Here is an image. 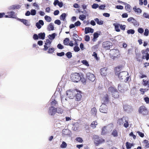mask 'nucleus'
Instances as JSON below:
<instances>
[{"label": "nucleus", "mask_w": 149, "mask_h": 149, "mask_svg": "<svg viewBox=\"0 0 149 149\" xmlns=\"http://www.w3.org/2000/svg\"><path fill=\"white\" fill-rule=\"evenodd\" d=\"M81 79V76L79 73H74L71 75V79L74 82H77Z\"/></svg>", "instance_id": "nucleus-4"}, {"label": "nucleus", "mask_w": 149, "mask_h": 149, "mask_svg": "<svg viewBox=\"0 0 149 149\" xmlns=\"http://www.w3.org/2000/svg\"><path fill=\"white\" fill-rule=\"evenodd\" d=\"M107 106L106 104H102L100 107V111L101 112L107 113Z\"/></svg>", "instance_id": "nucleus-11"}, {"label": "nucleus", "mask_w": 149, "mask_h": 149, "mask_svg": "<svg viewBox=\"0 0 149 149\" xmlns=\"http://www.w3.org/2000/svg\"><path fill=\"white\" fill-rule=\"evenodd\" d=\"M128 73L127 72L123 71L120 72L118 74V77L122 81L126 82L129 79Z\"/></svg>", "instance_id": "nucleus-2"}, {"label": "nucleus", "mask_w": 149, "mask_h": 149, "mask_svg": "<svg viewBox=\"0 0 149 149\" xmlns=\"http://www.w3.org/2000/svg\"><path fill=\"white\" fill-rule=\"evenodd\" d=\"M67 146V144L64 141H63L62 144L61 146V147L62 148H65Z\"/></svg>", "instance_id": "nucleus-50"}, {"label": "nucleus", "mask_w": 149, "mask_h": 149, "mask_svg": "<svg viewBox=\"0 0 149 149\" xmlns=\"http://www.w3.org/2000/svg\"><path fill=\"white\" fill-rule=\"evenodd\" d=\"M126 119L124 117H123L122 118L118 119V123L120 125H122L126 121Z\"/></svg>", "instance_id": "nucleus-16"}, {"label": "nucleus", "mask_w": 149, "mask_h": 149, "mask_svg": "<svg viewBox=\"0 0 149 149\" xmlns=\"http://www.w3.org/2000/svg\"><path fill=\"white\" fill-rule=\"evenodd\" d=\"M90 36L88 35H86L85 37V40L87 42L88 41L90 40Z\"/></svg>", "instance_id": "nucleus-58"}, {"label": "nucleus", "mask_w": 149, "mask_h": 149, "mask_svg": "<svg viewBox=\"0 0 149 149\" xmlns=\"http://www.w3.org/2000/svg\"><path fill=\"white\" fill-rule=\"evenodd\" d=\"M54 23L58 25H60L61 24V22L60 20L58 19H56Z\"/></svg>", "instance_id": "nucleus-63"}, {"label": "nucleus", "mask_w": 149, "mask_h": 149, "mask_svg": "<svg viewBox=\"0 0 149 149\" xmlns=\"http://www.w3.org/2000/svg\"><path fill=\"white\" fill-rule=\"evenodd\" d=\"M49 39L51 40H53L54 39L56 36V34L55 33H53L52 34L49 35Z\"/></svg>", "instance_id": "nucleus-46"}, {"label": "nucleus", "mask_w": 149, "mask_h": 149, "mask_svg": "<svg viewBox=\"0 0 149 149\" xmlns=\"http://www.w3.org/2000/svg\"><path fill=\"white\" fill-rule=\"evenodd\" d=\"M65 55L69 58H71L72 57V54L70 52H68L65 54Z\"/></svg>", "instance_id": "nucleus-45"}, {"label": "nucleus", "mask_w": 149, "mask_h": 149, "mask_svg": "<svg viewBox=\"0 0 149 149\" xmlns=\"http://www.w3.org/2000/svg\"><path fill=\"white\" fill-rule=\"evenodd\" d=\"M99 35L100 34L97 33L95 32L93 34V38L92 40L93 42L96 41L97 38L98 37Z\"/></svg>", "instance_id": "nucleus-25"}, {"label": "nucleus", "mask_w": 149, "mask_h": 149, "mask_svg": "<svg viewBox=\"0 0 149 149\" xmlns=\"http://www.w3.org/2000/svg\"><path fill=\"white\" fill-rule=\"evenodd\" d=\"M109 100L108 95L106 94L104 95L102 99V101H103V103L102 104H104L106 105L108 103Z\"/></svg>", "instance_id": "nucleus-13"}, {"label": "nucleus", "mask_w": 149, "mask_h": 149, "mask_svg": "<svg viewBox=\"0 0 149 149\" xmlns=\"http://www.w3.org/2000/svg\"><path fill=\"white\" fill-rule=\"evenodd\" d=\"M111 55L115 59L116 58H118L120 54L119 51L117 49H112L110 50Z\"/></svg>", "instance_id": "nucleus-6"}, {"label": "nucleus", "mask_w": 149, "mask_h": 149, "mask_svg": "<svg viewBox=\"0 0 149 149\" xmlns=\"http://www.w3.org/2000/svg\"><path fill=\"white\" fill-rule=\"evenodd\" d=\"M80 50V48L78 46H75L74 47V50L75 52H78Z\"/></svg>", "instance_id": "nucleus-55"}, {"label": "nucleus", "mask_w": 149, "mask_h": 149, "mask_svg": "<svg viewBox=\"0 0 149 149\" xmlns=\"http://www.w3.org/2000/svg\"><path fill=\"white\" fill-rule=\"evenodd\" d=\"M77 92V93L75 94L76 95L75 96V99L77 101H79L80 100L82 96L80 92Z\"/></svg>", "instance_id": "nucleus-19"}, {"label": "nucleus", "mask_w": 149, "mask_h": 149, "mask_svg": "<svg viewBox=\"0 0 149 149\" xmlns=\"http://www.w3.org/2000/svg\"><path fill=\"white\" fill-rule=\"evenodd\" d=\"M81 63L87 66H89V65L88 62L86 60L82 61H81Z\"/></svg>", "instance_id": "nucleus-47"}, {"label": "nucleus", "mask_w": 149, "mask_h": 149, "mask_svg": "<svg viewBox=\"0 0 149 149\" xmlns=\"http://www.w3.org/2000/svg\"><path fill=\"white\" fill-rule=\"evenodd\" d=\"M56 54L58 56H62L64 55L65 53L63 52H62L61 53H57Z\"/></svg>", "instance_id": "nucleus-59"}, {"label": "nucleus", "mask_w": 149, "mask_h": 149, "mask_svg": "<svg viewBox=\"0 0 149 149\" xmlns=\"http://www.w3.org/2000/svg\"><path fill=\"white\" fill-rule=\"evenodd\" d=\"M106 127L104 126L102 129V131L101 132L102 134L104 135L106 134Z\"/></svg>", "instance_id": "nucleus-43"}, {"label": "nucleus", "mask_w": 149, "mask_h": 149, "mask_svg": "<svg viewBox=\"0 0 149 149\" xmlns=\"http://www.w3.org/2000/svg\"><path fill=\"white\" fill-rule=\"evenodd\" d=\"M143 85L144 86H147V87L149 89V80L148 79L147 80L143 79Z\"/></svg>", "instance_id": "nucleus-20"}, {"label": "nucleus", "mask_w": 149, "mask_h": 149, "mask_svg": "<svg viewBox=\"0 0 149 149\" xmlns=\"http://www.w3.org/2000/svg\"><path fill=\"white\" fill-rule=\"evenodd\" d=\"M33 38L34 40H38V35L36 34H34L33 36Z\"/></svg>", "instance_id": "nucleus-60"}, {"label": "nucleus", "mask_w": 149, "mask_h": 149, "mask_svg": "<svg viewBox=\"0 0 149 149\" xmlns=\"http://www.w3.org/2000/svg\"><path fill=\"white\" fill-rule=\"evenodd\" d=\"M149 33V30L147 29H146L145 30V32L144 33V35L146 36H147Z\"/></svg>", "instance_id": "nucleus-53"}, {"label": "nucleus", "mask_w": 149, "mask_h": 149, "mask_svg": "<svg viewBox=\"0 0 149 149\" xmlns=\"http://www.w3.org/2000/svg\"><path fill=\"white\" fill-rule=\"evenodd\" d=\"M126 26L125 25H122V24H120V29L123 31H124L125 30Z\"/></svg>", "instance_id": "nucleus-51"}, {"label": "nucleus", "mask_w": 149, "mask_h": 149, "mask_svg": "<svg viewBox=\"0 0 149 149\" xmlns=\"http://www.w3.org/2000/svg\"><path fill=\"white\" fill-rule=\"evenodd\" d=\"M98 7V5L96 3H93L92 6V8L94 9H96Z\"/></svg>", "instance_id": "nucleus-56"}, {"label": "nucleus", "mask_w": 149, "mask_h": 149, "mask_svg": "<svg viewBox=\"0 0 149 149\" xmlns=\"http://www.w3.org/2000/svg\"><path fill=\"white\" fill-rule=\"evenodd\" d=\"M57 47L59 49H62L64 48V47L61 44L59 43L57 46Z\"/></svg>", "instance_id": "nucleus-61"}, {"label": "nucleus", "mask_w": 149, "mask_h": 149, "mask_svg": "<svg viewBox=\"0 0 149 149\" xmlns=\"http://www.w3.org/2000/svg\"><path fill=\"white\" fill-rule=\"evenodd\" d=\"M45 20L47 22H49L52 20L51 18L49 16L47 15H45Z\"/></svg>", "instance_id": "nucleus-37"}, {"label": "nucleus", "mask_w": 149, "mask_h": 149, "mask_svg": "<svg viewBox=\"0 0 149 149\" xmlns=\"http://www.w3.org/2000/svg\"><path fill=\"white\" fill-rule=\"evenodd\" d=\"M54 27L52 24L50 23L48 26V30L49 31H52L54 30Z\"/></svg>", "instance_id": "nucleus-33"}, {"label": "nucleus", "mask_w": 149, "mask_h": 149, "mask_svg": "<svg viewBox=\"0 0 149 149\" xmlns=\"http://www.w3.org/2000/svg\"><path fill=\"white\" fill-rule=\"evenodd\" d=\"M143 15L145 18L149 19V15L147 13H144Z\"/></svg>", "instance_id": "nucleus-62"}, {"label": "nucleus", "mask_w": 149, "mask_h": 149, "mask_svg": "<svg viewBox=\"0 0 149 149\" xmlns=\"http://www.w3.org/2000/svg\"><path fill=\"white\" fill-rule=\"evenodd\" d=\"M93 140L95 145L96 146H98L100 144L104 143L105 142V140L104 139L96 135L93 136Z\"/></svg>", "instance_id": "nucleus-1"}, {"label": "nucleus", "mask_w": 149, "mask_h": 149, "mask_svg": "<svg viewBox=\"0 0 149 149\" xmlns=\"http://www.w3.org/2000/svg\"><path fill=\"white\" fill-rule=\"evenodd\" d=\"M94 30L90 27H86L85 30V33L87 34L89 33H92L93 32Z\"/></svg>", "instance_id": "nucleus-17"}, {"label": "nucleus", "mask_w": 149, "mask_h": 149, "mask_svg": "<svg viewBox=\"0 0 149 149\" xmlns=\"http://www.w3.org/2000/svg\"><path fill=\"white\" fill-rule=\"evenodd\" d=\"M138 32L140 33H142L144 32V30L142 28H139L138 29Z\"/></svg>", "instance_id": "nucleus-57"}, {"label": "nucleus", "mask_w": 149, "mask_h": 149, "mask_svg": "<svg viewBox=\"0 0 149 149\" xmlns=\"http://www.w3.org/2000/svg\"><path fill=\"white\" fill-rule=\"evenodd\" d=\"M66 16V15L65 13H63L61 14L60 16V18L63 21H64L65 19Z\"/></svg>", "instance_id": "nucleus-38"}, {"label": "nucleus", "mask_w": 149, "mask_h": 149, "mask_svg": "<svg viewBox=\"0 0 149 149\" xmlns=\"http://www.w3.org/2000/svg\"><path fill=\"white\" fill-rule=\"evenodd\" d=\"M20 8V6L19 5H13L10 7V9L14 10L15 9H19Z\"/></svg>", "instance_id": "nucleus-29"}, {"label": "nucleus", "mask_w": 149, "mask_h": 149, "mask_svg": "<svg viewBox=\"0 0 149 149\" xmlns=\"http://www.w3.org/2000/svg\"><path fill=\"white\" fill-rule=\"evenodd\" d=\"M127 33L128 34H133L135 33V31L134 29H130L127 31Z\"/></svg>", "instance_id": "nucleus-40"}, {"label": "nucleus", "mask_w": 149, "mask_h": 149, "mask_svg": "<svg viewBox=\"0 0 149 149\" xmlns=\"http://www.w3.org/2000/svg\"><path fill=\"white\" fill-rule=\"evenodd\" d=\"M146 56H142L143 59H145L146 58V60H148L149 59V54H148V53H146Z\"/></svg>", "instance_id": "nucleus-48"}, {"label": "nucleus", "mask_w": 149, "mask_h": 149, "mask_svg": "<svg viewBox=\"0 0 149 149\" xmlns=\"http://www.w3.org/2000/svg\"><path fill=\"white\" fill-rule=\"evenodd\" d=\"M125 8L126 10L129 12L131 11V6L129 4H127L125 6Z\"/></svg>", "instance_id": "nucleus-36"}, {"label": "nucleus", "mask_w": 149, "mask_h": 149, "mask_svg": "<svg viewBox=\"0 0 149 149\" xmlns=\"http://www.w3.org/2000/svg\"><path fill=\"white\" fill-rule=\"evenodd\" d=\"M86 79L92 81H93L95 80V77L94 75L91 73H87L86 74Z\"/></svg>", "instance_id": "nucleus-8"}, {"label": "nucleus", "mask_w": 149, "mask_h": 149, "mask_svg": "<svg viewBox=\"0 0 149 149\" xmlns=\"http://www.w3.org/2000/svg\"><path fill=\"white\" fill-rule=\"evenodd\" d=\"M138 112L139 113L143 115H147L148 114V111L145 106L144 105L140 106Z\"/></svg>", "instance_id": "nucleus-5"}, {"label": "nucleus", "mask_w": 149, "mask_h": 149, "mask_svg": "<svg viewBox=\"0 0 149 149\" xmlns=\"http://www.w3.org/2000/svg\"><path fill=\"white\" fill-rule=\"evenodd\" d=\"M75 140L80 143H82L83 141L82 139L80 137H77L75 139Z\"/></svg>", "instance_id": "nucleus-41"}, {"label": "nucleus", "mask_w": 149, "mask_h": 149, "mask_svg": "<svg viewBox=\"0 0 149 149\" xmlns=\"http://www.w3.org/2000/svg\"><path fill=\"white\" fill-rule=\"evenodd\" d=\"M125 123H124L123 124L125 128H127L129 126L128 122L127 120H126V121H125Z\"/></svg>", "instance_id": "nucleus-54"}, {"label": "nucleus", "mask_w": 149, "mask_h": 149, "mask_svg": "<svg viewBox=\"0 0 149 149\" xmlns=\"http://www.w3.org/2000/svg\"><path fill=\"white\" fill-rule=\"evenodd\" d=\"M111 136H112L113 137H116L118 136V132L117 129H114L111 132Z\"/></svg>", "instance_id": "nucleus-15"}, {"label": "nucleus", "mask_w": 149, "mask_h": 149, "mask_svg": "<svg viewBox=\"0 0 149 149\" xmlns=\"http://www.w3.org/2000/svg\"><path fill=\"white\" fill-rule=\"evenodd\" d=\"M97 125V121H95L92 122L90 125V126L93 129H94L96 128V126Z\"/></svg>", "instance_id": "nucleus-30"}, {"label": "nucleus", "mask_w": 149, "mask_h": 149, "mask_svg": "<svg viewBox=\"0 0 149 149\" xmlns=\"http://www.w3.org/2000/svg\"><path fill=\"white\" fill-rule=\"evenodd\" d=\"M51 44V41L49 39L46 40V42L45 43L44 45V48L43 50L44 51H46L48 50V48L49 47Z\"/></svg>", "instance_id": "nucleus-12"}, {"label": "nucleus", "mask_w": 149, "mask_h": 149, "mask_svg": "<svg viewBox=\"0 0 149 149\" xmlns=\"http://www.w3.org/2000/svg\"><path fill=\"white\" fill-rule=\"evenodd\" d=\"M57 108V112L58 113L62 114L63 111V110L60 108Z\"/></svg>", "instance_id": "nucleus-39"}, {"label": "nucleus", "mask_w": 149, "mask_h": 149, "mask_svg": "<svg viewBox=\"0 0 149 149\" xmlns=\"http://www.w3.org/2000/svg\"><path fill=\"white\" fill-rule=\"evenodd\" d=\"M69 131L68 129H64L62 130V134L64 135H68L69 134Z\"/></svg>", "instance_id": "nucleus-32"}, {"label": "nucleus", "mask_w": 149, "mask_h": 149, "mask_svg": "<svg viewBox=\"0 0 149 149\" xmlns=\"http://www.w3.org/2000/svg\"><path fill=\"white\" fill-rule=\"evenodd\" d=\"M73 38V40L75 41H81V38H79L78 39V38H79V36L76 33H74L72 35Z\"/></svg>", "instance_id": "nucleus-23"}, {"label": "nucleus", "mask_w": 149, "mask_h": 149, "mask_svg": "<svg viewBox=\"0 0 149 149\" xmlns=\"http://www.w3.org/2000/svg\"><path fill=\"white\" fill-rule=\"evenodd\" d=\"M133 9L135 12L137 13H141L142 12V10L139 8H137L136 6H134Z\"/></svg>", "instance_id": "nucleus-22"}, {"label": "nucleus", "mask_w": 149, "mask_h": 149, "mask_svg": "<svg viewBox=\"0 0 149 149\" xmlns=\"http://www.w3.org/2000/svg\"><path fill=\"white\" fill-rule=\"evenodd\" d=\"M69 93V94L68 93H67V95L70 98H72L74 96V95H75V93H74L73 92L68 91Z\"/></svg>", "instance_id": "nucleus-31"}, {"label": "nucleus", "mask_w": 149, "mask_h": 149, "mask_svg": "<svg viewBox=\"0 0 149 149\" xmlns=\"http://www.w3.org/2000/svg\"><path fill=\"white\" fill-rule=\"evenodd\" d=\"M31 14L32 15H35L36 14V11L35 9H32L31 10Z\"/></svg>", "instance_id": "nucleus-49"}, {"label": "nucleus", "mask_w": 149, "mask_h": 149, "mask_svg": "<svg viewBox=\"0 0 149 149\" xmlns=\"http://www.w3.org/2000/svg\"><path fill=\"white\" fill-rule=\"evenodd\" d=\"M144 100L146 104H148L149 103V98L148 97H144Z\"/></svg>", "instance_id": "nucleus-64"}, {"label": "nucleus", "mask_w": 149, "mask_h": 149, "mask_svg": "<svg viewBox=\"0 0 149 149\" xmlns=\"http://www.w3.org/2000/svg\"><path fill=\"white\" fill-rule=\"evenodd\" d=\"M19 21L22 22L26 26L29 25V22L27 20L24 19H19Z\"/></svg>", "instance_id": "nucleus-27"}, {"label": "nucleus", "mask_w": 149, "mask_h": 149, "mask_svg": "<svg viewBox=\"0 0 149 149\" xmlns=\"http://www.w3.org/2000/svg\"><path fill=\"white\" fill-rule=\"evenodd\" d=\"M107 68L105 67L102 68L100 69L101 74L102 76L106 75L107 74Z\"/></svg>", "instance_id": "nucleus-18"}, {"label": "nucleus", "mask_w": 149, "mask_h": 149, "mask_svg": "<svg viewBox=\"0 0 149 149\" xmlns=\"http://www.w3.org/2000/svg\"><path fill=\"white\" fill-rule=\"evenodd\" d=\"M133 146V143H131L128 142H127L126 143V146L127 149H130Z\"/></svg>", "instance_id": "nucleus-26"}, {"label": "nucleus", "mask_w": 149, "mask_h": 149, "mask_svg": "<svg viewBox=\"0 0 149 149\" xmlns=\"http://www.w3.org/2000/svg\"><path fill=\"white\" fill-rule=\"evenodd\" d=\"M113 25L115 27V29L117 32H120V30L119 29V27H120V24L118 23H115L113 24Z\"/></svg>", "instance_id": "nucleus-21"}, {"label": "nucleus", "mask_w": 149, "mask_h": 149, "mask_svg": "<svg viewBox=\"0 0 149 149\" xmlns=\"http://www.w3.org/2000/svg\"><path fill=\"white\" fill-rule=\"evenodd\" d=\"M143 142L145 144V147L146 148H149V143L148 140L146 139L144 140Z\"/></svg>", "instance_id": "nucleus-34"}, {"label": "nucleus", "mask_w": 149, "mask_h": 149, "mask_svg": "<svg viewBox=\"0 0 149 149\" xmlns=\"http://www.w3.org/2000/svg\"><path fill=\"white\" fill-rule=\"evenodd\" d=\"M108 91L111 93L112 97L115 98L118 97L119 96L118 92L117 89L115 88L113 86H110L108 88Z\"/></svg>", "instance_id": "nucleus-3"}, {"label": "nucleus", "mask_w": 149, "mask_h": 149, "mask_svg": "<svg viewBox=\"0 0 149 149\" xmlns=\"http://www.w3.org/2000/svg\"><path fill=\"white\" fill-rule=\"evenodd\" d=\"M7 14L8 15H5V17L15 18L17 17L15 13L13 11L8 12Z\"/></svg>", "instance_id": "nucleus-10"}, {"label": "nucleus", "mask_w": 149, "mask_h": 149, "mask_svg": "<svg viewBox=\"0 0 149 149\" xmlns=\"http://www.w3.org/2000/svg\"><path fill=\"white\" fill-rule=\"evenodd\" d=\"M39 38L44 40L45 38V33H40L38 34Z\"/></svg>", "instance_id": "nucleus-24"}, {"label": "nucleus", "mask_w": 149, "mask_h": 149, "mask_svg": "<svg viewBox=\"0 0 149 149\" xmlns=\"http://www.w3.org/2000/svg\"><path fill=\"white\" fill-rule=\"evenodd\" d=\"M57 112V108L53 106H51L49 108L48 113L51 116H54Z\"/></svg>", "instance_id": "nucleus-9"}, {"label": "nucleus", "mask_w": 149, "mask_h": 149, "mask_svg": "<svg viewBox=\"0 0 149 149\" xmlns=\"http://www.w3.org/2000/svg\"><path fill=\"white\" fill-rule=\"evenodd\" d=\"M70 40L68 38H66L63 40V43L65 45H68Z\"/></svg>", "instance_id": "nucleus-35"}, {"label": "nucleus", "mask_w": 149, "mask_h": 149, "mask_svg": "<svg viewBox=\"0 0 149 149\" xmlns=\"http://www.w3.org/2000/svg\"><path fill=\"white\" fill-rule=\"evenodd\" d=\"M110 42L109 41L104 42L102 43V47L106 49H109L110 46Z\"/></svg>", "instance_id": "nucleus-14"}, {"label": "nucleus", "mask_w": 149, "mask_h": 149, "mask_svg": "<svg viewBox=\"0 0 149 149\" xmlns=\"http://www.w3.org/2000/svg\"><path fill=\"white\" fill-rule=\"evenodd\" d=\"M127 20L128 22L132 23L135 26L137 27L139 25V23L133 17H130L127 19Z\"/></svg>", "instance_id": "nucleus-7"}, {"label": "nucleus", "mask_w": 149, "mask_h": 149, "mask_svg": "<svg viewBox=\"0 0 149 149\" xmlns=\"http://www.w3.org/2000/svg\"><path fill=\"white\" fill-rule=\"evenodd\" d=\"M95 21L97 23L100 25H101L103 24L104 22L101 20H99L98 18H96L94 19Z\"/></svg>", "instance_id": "nucleus-28"}, {"label": "nucleus", "mask_w": 149, "mask_h": 149, "mask_svg": "<svg viewBox=\"0 0 149 149\" xmlns=\"http://www.w3.org/2000/svg\"><path fill=\"white\" fill-rule=\"evenodd\" d=\"M54 48H49L48 51V53L49 54H52L54 52Z\"/></svg>", "instance_id": "nucleus-44"}, {"label": "nucleus", "mask_w": 149, "mask_h": 149, "mask_svg": "<svg viewBox=\"0 0 149 149\" xmlns=\"http://www.w3.org/2000/svg\"><path fill=\"white\" fill-rule=\"evenodd\" d=\"M79 18L82 21H83L86 18V16L84 15H81L79 16Z\"/></svg>", "instance_id": "nucleus-42"}, {"label": "nucleus", "mask_w": 149, "mask_h": 149, "mask_svg": "<svg viewBox=\"0 0 149 149\" xmlns=\"http://www.w3.org/2000/svg\"><path fill=\"white\" fill-rule=\"evenodd\" d=\"M57 104V102L55 100H54L51 102V105H52V106H55Z\"/></svg>", "instance_id": "nucleus-52"}]
</instances>
